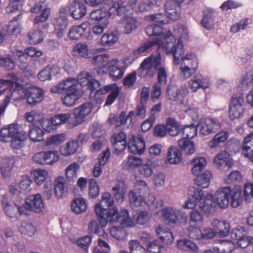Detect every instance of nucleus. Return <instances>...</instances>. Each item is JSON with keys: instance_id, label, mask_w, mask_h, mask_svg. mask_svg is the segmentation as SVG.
<instances>
[{"instance_id": "obj_24", "label": "nucleus", "mask_w": 253, "mask_h": 253, "mask_svg": "<svg viewBox=\"0 0 253 253\" xmlns=\"http://www.w3.org/2000/svg\"><path fill=\"white\" fill-rule=\"evenodd\" d=\"M168 98L171 100H179L182 102L183 98L188 94V90L186 86L181 87L179 89L176 90L175 88L169 86L167 88Z\"/></svg>"}, {"instance_id": "obj_46", "label": "nucleus", "mask_w": 253, "mask_h": 253, "mask_svg": "<svg viewBox=\"0 0 253 253\" xmlns=\"http://www.w3.org/2000/svg\"><path fill=\"white\" fill-rule=\"evenodd\" d=\"M68 24L67 18L65 15H61L55 19L53 25L56 34L58 37H62L63 35V32L66 29Z\"/></svg>"}, {"instance_id": "obj_48", "label": "nucleus", "mask_w": 253, "mask_h": 253, "mask_svg": "<svg viewBox=\"0 0 253 253\" xmlns=\"http://www.w3.org/2000/svg\"><path fill=\"white\" fill-rule=\"evenodd\" d=\"M181 160V154L175 147L170 146L168 149L167 161L171 164H177Z\"/></svg>"}, {"instance_id": "obj_55", "label": "nucleus", "mask_w": 253, "mask_h": 253, "mask_svg": "<svg viewBox=\"0 0 253 253\" xmlns=\"http://www.w3.org/2000/svg\"><path fill=\"white\" fill-rule=\"evenodd\" d=\"M196 176L195 182L197 185L204 188L208 187L212 176L211 172L210 171L207 170L202 174Z\"/></svg>"}, {"instance_id": "obj_33", "label": "nucleus", "mask_w": 253, "mask_h": 253, "mask_svg": "<svg viewBox=\"0 0 253 253\" xmlns=\"http://www.w3.org/2000/svg\"><path fill=\"white\" fill-rule=\"evenodd\" d=\"M79 146L78 142L75 140H70L60 147V154L63 157L72 156L76 153Z\"/></svg>"}, {"instance_id": "obj_17", "label": "nucleus", "mask_w": 253, "mask_h": 253, "mask_svg": "<svg viewBox=\"0 0 253 253\" xmlns=\"http://www.w3.org/2000/svg\"><path fill=\"white\" fill-rule=\"evenodd\" d=\"M145 143L142 136L139 134L132 135L128 142V148L131 153L142 155L145 150Z\"/></svg>"}, {"instance_id": "obj_47", "label": "nucleus", "mask_w": 253, "mask_h": 253, "mask_svg": "<svg viewBox=\"0 0 253 253\" xmlns=\"http://www.w3.org/2000/svg\"><path fill=\"white\" fill-rule=\"evenodd\" d=\"M32 174L33 175L35 182L38 185H42L49 178L48 171L42 169H34L32 172Z\"/></svg>"}, {"instance_id": "obj_39", "label": "nucleus", "mask_w": 253, "mask_h": 253, "mask_svg": "<svg viewBox=\"0 0 253 253\" xmlns=\"http://www.w3.org/2000/svg\"><path fill=\"white\" fill-rule=\"evenodd\" d=\"M24 117L27 122L30 123H38L41 125H42L43 123V115L40 110H34L27 112L24 114Z\"/></svg>"}, {"instance_id": "obj_59", "label": "nucleus", "mask_w": 253, "mask_h": 253, "mask_svg": "<svg viewBox=\"0 0 253 253\" xmlns=\"http://www.w3.org/2000/svg\"><path fill=\"white\" fill-rule=\"evenodd\" d=\"M118 221L124 227H132L134 226V223L129 216L128 211L125 209L121 210Z\"/></svg>"}, {"instance_id": "obj_30", "label": "nucleus", "mask_w": 253, "mask_h": 253, "mask_svg": "<svg viewBox=\"0 0 253 253\" xmlns=\"http://www.w3.org/2000/svg\"><path fill=\"white\" fill-rule=\"evenodd\" d=\"M211 226L216 234L221 237L228 235L229 232V225L225 221L214 219L211 222Z\"/></svg>"}, {"instance_id": "obj_28", "label": "nucleus", "mask_w": 253, "mask_h": 253, "mask_svg": "<svg viewBox=\"0 0 253 253\" xmlns=\"http://www.w3.org/2000/svg\"><path fill=\"white\" fill-rule=\"evenodd\" d=\"M213 162L218 168H221L224 166L229 169L233 165V161L230 158V155L226 151H222L217 154L215 157Z\"/></svg>"}, {"instance_id": "obj_38", "label": "nucleus", "mask_w": 253, "mask_h": 253, "mask_svg": "<svg viewBox=\"0 0 253 253\" xmlns=\"http://www.w3.org/2000/svg\"><path fill=\"white\" fill-rule=\"evenodd\" d=\"M253 141V132L250 133L245 137L243 144L242 154L245 158L253 162V150H251L250 146L248 145Z\"/></svg>"}, {"instance_id": "obj_21", "label": "nucleus", "mask_w": 253, "mask_h": 253, "mask_svg": "<svg viewBox=\"0 0 253 253\" xmlns=\"http://www.w3.org/2000/svg\"><path fill=\"white\" fill-rule=\"evenodd\" d=\"M110 61L109 56L107 54L93 56L91 60V63L98 68L97 70L98 74H104L107 73Z\"/></svg>"}, {"instance_id": "obj_53", "label": "nucleus", "mask_w": 253, "mask_h": 253, "mask_svg": "<svg viewBox=\"0 0 253 253\" xmlns=\"http://www.w3.org/2000/svg\"><path fill=\"white\" fill-rule=\"evenodd\" d=\"M155 167V161L147 159L146 163L141 165L139 168L140 173L144 177H150L153 173V168Z\"/></svg>"}, {"instance_id": "obj_35", "label": "nucleus", "mask_w": 253, "mask_h": 253, "mask_svg": "<svg viewBox=\"0 0 253 253\" xmlns=\"http://www.w3.org/2000/svg\"><path fill=\"white\" fill-rule=\"evenodd\" d=\"M157 235L165 244L169 245L173 243L174 237L172 233L168 229L159 225L156 229Z\"/></svg>"}, {"instance_id": "obj_56", "label": "nucleus", "mask_w": 253, "mask_h": 253, "mask_svg": "<svg viewBox=\"0 0 253 253\" xmlns=\"http://www.w3.org/2000/svg\"><path fill=\"white\" fill-rule=\"evenodd\" d=\"M118 36L115 32L107 33L101 37L99 43L104 46H111L118 41Z\"/></svg>"}, {"instance_id": "obj_32", "label": "nucleus", "mask_w": 253, "mask_h": 253, "mask_svg": "<svg viewBox=\"0 0 253 253\" xmlns=\"http://www.w3.org/2000/svg\"><path fill=\"white\" fill-rule=\"evenodd\" d=\"M161 0H139L137 6L135 7L136 12H144L150 10L152 8L159 5Z\"/></svg>"}, {"instance_id": "obj_60", "label": "nucleus", "mask_w": 253, "mask_h": 253, "mask_svg": "<svg viewBox=\"0 0 253 253\" xmlns=\"http://www.w3.org/2000/svg\"><path fill=\"white\" fill-rule=\"evenodd\" d=\"M202 25L208 30L211 29L213 27V12L212 10L207 9L204 11Z\"/></svg>"}, {"instance_id": "obj_63", "label": "nucleus", "mask_w": 253, "mask_h": 253, "mask_svg": "<svg viewBox=\"0 0 253 253\" xmlns=\"http://www.w3.org/2000/svg\"><path fill=\"white\" fill-rule=\"evenodd\" d=\"M124 33L129 34L138 26L137 20L133 17H129L124 20Z\"/></svg>"}, {"instance_id": "obj_10", "label": "nucleus", "mask_w": 253, "mask_h": 253, "mask_svg": "<svg viewBox=\"0 0 253 253\" xmlns=\"http://www.w3.org/2000/svg\"><path fill=\"white\" fill-rule=\"evenodd\" d=\"M188 200L185 202L183 207L192 209L203 199L204 194L202 189L191 186L188 188Z\"/></svg>"}, {"instance_id": "obj_61", "label": "nucleus", "mask_w": 253, "mask_h": 253, "mask_svg": "<svg viewBox=\"0 0 253 253\" xmlns=\"http://www.w3.org/2000/svg\"><path fill=\"white\" fill-rule=\"evenodd\" d=\"M142 160L137 157L129 156L123 162L125 167L128 169H133L141 166Z\"/></svg>"}, {"instance_id": "obj_3", "label": "nucleus", "mask_w": 253, "mask_h": 253, "mask_svg": "<svg viewBox=\"0 0 253 253\" xmlns=\"http://www.w3.org/2000/svg\"><path fill=\"white\" fill-rule=\"evenodd\" d=\"M215 197L217 204L221 209L227 208L229 203L232 207L237 208L242 201L241 190L232 189L230 186L218 189L215 193Z\"/></svg>"}, {"instance_id": "obj_18", "label": "nucleus", "mask_w": 253, "mask_h": 253, "mask_svg": "<svg viewBox=\"0 0 253 253\" xmlns=\"http://www.w3.org/2000/svg\"><path fill=\"white\" fill-rule=\"evenodd\" d=\"M166 13L168 18L176 20L180 17L181 8L180 2L176 0H169L165 5Z\"/></svg>"}, {"instance_id": "obj_4", "label": "nucleus", "mask_w": 253, "mask_h": 253, "mask_svg": "<svg viewBox=\"0 0 253 253\" xmlns=\"http://www.w3.org/2000/svg\"><path fill=\"white\" fill-rule=\"evenodd\" d=\"M163 17V16L160 14L151 15L150 18L153 23L146 27L145 32L148 36L156 37V40L152 41L156 42V44L158 45L159 48H161L166 51V43L165 42L166 33L163 32L162 27V25L165 23Z\"/></svg>"}, {"instance_id": "obj_19", "label": "nucleus", "mask_w": 253, "mask_h": 253, "mask_svg": "<svg viewBox=\"0 0 253 253\" xmlns=\"http://www.w3.org/2000/svg\"><path fill=\"white\" fill-rule=\"evenodd\" d=\"M111 142L114 148V153L119 155L126 149V135L123 131L115 133L112 136Z\"/></svg>"}, {"instance_id": "obj_12", "label": "nucleus", "mask_w": 253, "mask_h": 253, "mask_svg": "<svg viewBox=\"0 0 253 253\" xmlns=\"http://www.w3.org/2000/svg\"><path fill=\"white\" fill-rule=\"evenodd\" d=\"M72 92L73 90H80L78 88V82L75 78H69L66 80L62 81L57 85L52 87L50 89L53 93H61L63 91Z\"/></svg>"}, {"instance_id": "obj_8", "label": "nucleus", "mask_w": 253, "mask_h": 253, "mask_svg": "<svg viewBox=\"0 0 253 253\" xmlns=\"http://www.w3.org/2000/svg\"><path fill=\"white\" fill-rule=\"evenodd\" d=\"M92 108V104L87 102L75 109L74 118L68 123L67 127L72 128L83 123L85 118L91 113Z\"/></svg>"}, {"instance_id": "obj_42", "label": "nucleus", "mask_w": 253, "mask_h": 253, "mask_svg": "<svg viewBox=\"0 0 253 253\" xmlns=\"http://www.w3.org/2000/svg\"><path fill=\"white\" fill-rule=\"evenodd\" d=\"M50 14V10L48 8H44L40 15H38L34 19L35 24L39 25V27H42L43 31L47 30L48 24L44 23L48 18Z\"/></svg>"}, {"instance_id": "obj_51", "label": "nucleus", "mask_w": 253, "mask_h": 253, "mask_svg": "<svg viewBox=\"0 0 253 253\" xmlns=\"http://www.w3.org/2000/svg\"><path fill=\"white\" fill-rule=\"evenodd\" d=\"M58 69L54 66H47L38 74V78L42 81L50 80L51 77L55 75Z\"/></svg>"}, {"instance_id": "obj_16", "label": "nucleus", "mask_w": 253, "mask_h": 253, "mask_svg": "<svg viewBox=\"0 0 253 253\" xmlns=\"http://www.w3.org/2000/svg\"><path fill=\"white\" fill-rule=\"evenodd\" d=\"M173 56V62L175 64H178L180 60L179 58L181 57V65L190 67L198 68L199 62L196 55L193 53H188L184 54V52L181 55H176L172 54Z\"/></svg>"}, {"instance_id": "obj_58", "label": "nucleus", "mask_w": 253, "mask_h": 253, "mask_svg": "<svg viewBox=\"0 0 253 253\" xmlns=\"http://www.w3.org/2000/svg\"><path fill=\"white\" fill-rule=\"evenodd\" d=\"M128 196L130 205L133 209L142 206L145 203L143 196H138L134 190L129 191Z\"/></svg>"}, {"instance_id": "obj_57", "label": "nucleus", "mask_w": 253, "mask_h": 253, "mask_svg": "<svg viewBox=\"0 0 253 253\" xmlns=\"http://www.w3.org/2000/svg\"><path fill=\"white\" fill-rule=\"evenodd\" d=\"M2 207L5 214L10 218L18 217V207L15 203L2 202Z\"/></svg>"}, {"instance_id": "obj_31", "label": "nucleus", "mask_w": 253, "mask_h": 253, "mask_svg": "<svg viewBox=\"0 0 253 253\" xmlns=\"http://www.w3.org/2000/svg\"><path fill=\"white\" fill-rule=\"evenodd\" d=\"M53 186L55 196L59 199L62 198L67 190L65 178L63 176L56 177L54 180Z\"/></svg>"}, {"instance_id": "obj_50", "label": "nucleus", "mask_w": 253, "mask_h": 253, "mask_svg": "<svg viewBox=\"0 0 253 253\" xmlns=\"http://www.w3.org/2000/svg\"><path fill=\"white\" fill-rule=\"evenodd\" d=\"M15 85L11 93V98L14 100L22 99L27 96V89L22 84L17 82L14 84Z\"/></svg>"}, {"instance_id": "obj_5", "label": "nucleus", "mask_w": 253, "mask_h": 253, "mask_svg": "<svg viewBox=\"0 0 253 253\" xmlns=\"http://www.w3.org/2000/svg\"><path fill=\"white\" fill-rule=\"evenodd\" d=\"M162 65V59L160 53L152 54L145 58L140 64L138 70L139 76L141 77H152L155 74L156 69Z\"/></svg>"}, {"instance_id": "obj_37", "label": "nucleus", "mask_w": 253, "mask_h": 253, "mask_svg": "<svg viewBox=\"0 0 253 253\" xmlns=\"http://www.w3.org/2000/svg\"><path fill=\"white\" fill-rule=\"evenodd\" d=\"M215 206L216 203L213 195L208 194L206 195L203 202L200 203L199 207L203 212L209 214L214 211Z\"/></svg>"}, {"instance_id": "obj_9", "label": "nucleus", "mask_w": 253, "mask_h": 253, "mask_svg": "<svg viewBox=\"0 0 253 253\" xmlns=\"http://www.w3.org/2000/svg\"><path fill=\"white\" fill-rule=\"evenodd\" d=\"M199 133L204 136L215 133L221 127L220 122L215 118H206L198 125Z\"/></svg>"}, {"instance_id": "obj_22", "label": "nucleus", "mask_w": 253, "mask_h": 253, "mask_svg": "<svg viewBox=\"0 0 253 253\" xmlns=\"http://www.w3.org/2000/svg\"><path fill=\"white\" fill-rule=\"evenodd\" d=\"M114 199L111 194L109 192L104 193L101 198L99 203L96 204L94 207L96 214L101 215L102 211H106L109 207L114 204Z\"/></svg>"}, {"instance_id": "obj_29", "label": "nucleus", "mask_w": 253, "mask_h": 253, "mask_svg": "<svg viewBox=\"0 0 253 253\" xmlns=\"http://www.w3.org/2000/svg\"><path fill=\"white\" fill-rule=\"evenodd\" d=\"M71 15L75 19H79L84 17L86 14V8L84 4L78 1H75L69 7Z\"/></svg>"}, {"instance_id": "obj_1", "label": "nucleus", "mask_w": 253, "mask_h": 253, "mask_svg": "<svg viewBox=\"0 0 253 253\" xmlns=\"http://www.w3.org/2000/svg\"><path fill=\"white\" fill-rule=\"evenodd\" d=\"M29 134L26 132L20 131L17 124H12L2 127L0 131V140L1 141L10 142L13 149H19L21 142L25 140L28 136L33 142H40L43 139L44 131L39 126H30Z\"/></svg>"}, {"instance_id": "obj_7", "label": "nucleus", "mask_w": 253, "mask_h": 253, "mask_svg": "<svg viewBox=\"0 0 253 253\" xmlns=\"http://www.w3.org/2000/svg\"><path fill=\"white\" fill-rule=\"evenodd\" d=\"M243 102L244 93L240 89L239 92L234 93L231 98L228 115L231 120L238 119L244 113Z\"/></svg>"}, {"instance_id": "obj_6", "label": "nucleus", "mask_w": 253, "mask_h": 253, "mask_svg": "<svg viewBox=\"0 0 253 253\" xmlns=\"http://www.w3.org/2000/svg\"><path fill=\"white\" fill-rule=\"evenodd\" d=\"M160 216L169 226L185 224L187 221V216L185 212L172 207L162 209Z\"/></svg>"}, {"instance_id": "obj_62", "label": "nucleus", "mask_w": 253, "mask_h": 253, "mask_svg": "<svg viewBox=\"0 0 253 253\" xmlns=\"http://www.w3.org/2000/svg\"><path fill=\"white\" fill-rule=\"evenodd\" d=\"M71 118L69 113H60L50 119L51 124L54 126H60L67 123Z\"/></svg>"}, {"instance_id": "obj_41", "label": "nucleus", "mask_w": 253, "mask_h": 253, "mask_svg": "<svg viewBox=\"0 0 253 253\" xmlns=\"http://www.w3.org/2000/svg\"><path fill=\"white\" fill-rule=\"evenodd\" d=\"M178 145L181 151L186 155H192L195 152L194 143L189 139L181 138L178 141Z\"/></svg>"}, {"instance_id": "obj_25", "label": "nucleus", "mask_w": 253, "mask_h": 253, "mask_svg": "<svg viewBox=\"0 0 253 253\" xmlns=\"http://www.w3.org/2000/svg\"><path fill=\"white\" fill-rule=\"evenodd\" d=\"M242 229L234 230L231 233V237L233 240H237V245L241 248H246L252 242L253 239L250 236L243 234Z\"/></svg>"}, {"instance_id": "obj_64", "label": "nucleus", "mask_w": 253, "mask_h": 253, "mask_svg": "<svg viewBox=\"0 0 253 253\" xmlns=\"http://www.w3.org/2000/svg\"><path fill=\"white\" fill-rule=\"evenodd\" d=\"M32 183V180L29 176H22L19 182L17 183L18 184V187H19L20 189L21 193H27L29 192L31 190L30 185Z\"/></svg>"}, {"instance_id": "obj_44", "label": "nucleus", "mask_w": 253, "mask_h": 253, "mask_svg": "<svg viewBox=\"0 0 253 253\" xmlns=\"http://www.w3.org/2000/svg\"><path fill=\"white\" fill-rule=\"evenodd\" d=\"M166 125L168 132L172 136L177 135L181 130L180 124L171 118L167 119Z\"/></svg>"}, {"instance_id": "obj_34", "label": "nucleus", "mask_w": 253, "mask_h": 253, "mask_svg": "<svg viewBox=\"0 0 253 253\" xmlns=\"http://www.w3.org/2000/svg\"><path fill=\"white\" fill-rule=\"evenodd\" d=\"M83 92L81 90H73L72 92H66L63 94L62 101L67 106H72L81 97Z\"/></svg>"}, {"instance_id": "obj_23", "label": "nucleus", "mask_w": 253, "mask_h": 253, "mask_svg": "<svg viewBox=\"0 0 253 253\" xmlns=\"http://www.w3.org/2000/svg\"><path fill=\"white\" fill-rule=\"evenodd\" d=\"M89 24L84 22L80 25L71 27L68 32V37L71 41L79 40L89 28Z\"/></svg>"}, {"instance_id": "obj_15", "label": "nucleus", "mask_w": 253, "mask_h": 253, "mask_svg": "<svg viewBox=\"0 0 253 253\" xmlns=\"http://www.w3.org/2000/svg\"><path fill=\"white\" fill-rule=\"evenodd\" d=\"M25 205L30 211L36 213H41L44 210V204L40 194H36L29 196L25 200Z\"/></svg>"}, {"instance_id": "obj_43", "label": "nucleus", "mask_w": 253, "mask_h": 253, "mask_svg": "<svg viewBox=\"0 0 253 253\" xmlns=\"http://www.w3.org/2000/svg\"><path fill=\"white\" fill-rule=\"evenodd\" d=\"M66 139V135L64 133L52 135L46 139L45 146L49 148H56L63 143Z\"/></svg>"}, {"instance_id": "obj_2", "label": "nucleus", "mask_w": 253, "mask_h": 253, "mask_svg": "<svg viewBox=\"0 0 253 253\" xmlns=\"http://www.w3.org/2000/svg\"><path fill=\"white\" fill-rule=\"evenodd\" d=\"M174 36L177 39V43L174 45L175 39L171 32H167L165 37L166 52L168 54L181 55L184 52L183 43L188 40V30L184 25H180L174 29Z\"/></svg>"}, {"instance_id": "obj_52", "label": "nucleus", "mask_w": 253, "mask_h": 253, "mask_svg": "<svg viewBox=\"0 0 253 253\" xmlns=\"http://www.w3.org/2000/svg\"><path fill=\"white\" fill-rule=\"evenodd\" d=\"M114 196L118 202L122 203L124 199L126 192V188L123 182H119L118 184L112 188Z\"/></svg>"}, {"instance_id": "obj_11", "label": "nucleus", "mask_w": 253, "mask_h": 253, "mask_svg": "<svg viewBox=\"0 0 253 253\" xmlns=\"http://www.w3.org/2000/svg\"><path fill=\"white\" fill-rule=\"evenodd\" d=\"M78 84H80L83 87H85L92 92L99 86V82L91 75L86 72L83 71L77 76Z\"/></svg>"}, {"instance_id": "obj_40", "label": "nucleus", "mask_w": 253, "mask_h": 253, "mask_svg": "<svg viewBox=\"0 0 253 253\" xmlns=\"http://www.w3.org/2000/svg\"><path fill=\"white\" fill-rule=\"evenodd\" d=\"M80 166L77 162H73L68 166L65 170V176L69 181H74L78 177Z\"/></svg>"}, {"instance_id": "obj_36", "label": "nucleus", "mask_w": 253, "mask_h": 253, "mask_svg": "<svg viewBox=\"0 0 253 253\" xmlns=\"http://www.w3.org/2000/svg\"><path fill=\"white\" fill-rule=\"evenodd\" d=\"M14 162L13 157H7L2 159L0 164V171L3 177H7L11 175Z\"/></svg>"}, {"instance_id": "obj_20", "label": "nucleus", "mask_w": 253, "mask_h": 253, "mask_svg": "<svg viewBox=\"0 0 253 253\" xmlns=\"http://www.w3.org/2000/svg\"><path fill=\"white\" fill-rule=\"evenodd\" d=\"M27 103L34 106L40 103L43 99L44 91L40 88L30 86L27 89Z\"/></svg>"}, {"instance_id": "obj_49", "label": "nucleus", "mask_w": 253, "mask_h": 253, "mask_svg": "<svg viewBox=\"0 0 253 253\" xmlns=\"http://www.w3.org/2000/svg\"><path fill=\"white\" fill-rule=\"evenodd\" d=\"M71 210L76 214L84 212L87 209L85 200L82 198H76L72 202Z\"/></svg>"}, {"instance_id": "obj_54", "label": "nucleus", "mask_w": 253, "mask_h": 253, "mask_svg": "<svg viewBox=\"0 0 253 253\" xmlns=\"http://www.w3.org/2000/svg\"><path fill=\"white\" fill-rule=\"evenodd\" d=\"M229 137L227 131H222L216 134L213 138L209 142V146L211 148H215L218 146L220 143L226 141Z\"/></svg>"}, {"instance_id": "obj_13", "label": "nucleus", "mask_w": 253, "mask_h": 253, "mask_svg": "<svg viewBox=\"0 0 253 253\" xmlns=\"http://www.w3.org/2000/svg\"><path fill=\"white\" fill-rule=\"evenodd\" d=\"M98 94L109 93L105 103V105H111L120 94V88L116 84L106 85L97 91Z\"/></svg>"}, {"instance_id": "obj_14", "label": "nucleus", "mask_w": 253, "mask_h": 253, "mask_svg": "<svg viewBox=\"0 0 253 253\" xmlns=\"http://www.w3.org/2000/svg\"><path fill=\"white\" fill-rule=\"evenodd\" d=\"M210 85V79L201 74L195 75L188 83V86L193 92H196L200 88L205 90L209 88Z\"/></svg>"}, {"instance_id": "obj_45", "label": "nucleus", "mask_w": 253, "mask_h": 253, "mask_svg": "<svg viewBox=\"0 0 253 253\" xmlns=\"http://www.w3.org/2000/svg\"><path fill=\"white\" fill-rule=\"evenodd\" d=\"M193 167L191 169L192 173L195 175L200 174L207 165V161L202 157L194 158L191 161Z\"/></svg>"}, {"instance_id": "obj_26", "label": "nucleus", "mask_w": 253, "mask_h": 253, "mask_svg": "<svg viewBox=\"0 0 253 253\" xmlns=\"http://www.w3.org/2000/svg\"><path fill=\"white\" fill-rule=\"evenodd\" d=\"M132 9L127 3L122 1L115 2L109 8L108 13L110 16L117 14L120 16H125L130 9Z\"/></svg>"}, {"instance_id": "obj_27", "label": "nucleus", "mask_w": 253, "mask_h": 253, "mask_svg": "<svg viewBox=\"0 0 253 253\" xmlns=\"http://www.w3.org/2000/svg\"><path fill=\"white\" fill-rule=\"evenodd\" d=\"M107 70L109 71L110 77L114 81L121 79L125 73L124 68L119 66L117 59L110 60Z\"/></svg>"}]
</instances>
